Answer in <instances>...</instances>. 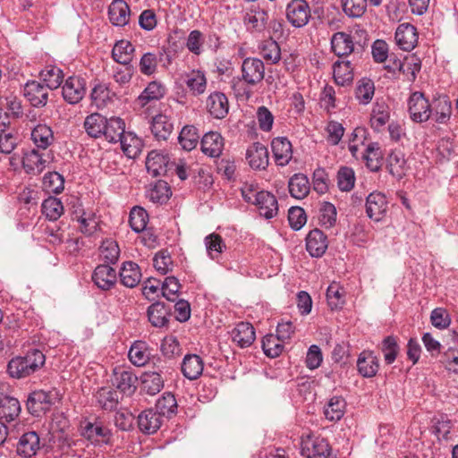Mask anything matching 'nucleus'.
Wrapping results in <instances>:
<instances>
[{
    "label": "nucleus",
    "mask_w": 458,
    "mask_h": 458,
    "mask_svg": "<svg viewBox=\"0 0 458 458\" xmlns=\"http://www.w3.org/2000/svg\"><path fill=\"white\" fill-rule=\"evenodd\" d=\"M395 44L403 51H411L418 44L419 34L414 25L403 22L397 26L394 33Z\"/></svg>",
    "instance_id": "10"
},
{
    "label": "nucleus",
    "mask_w": 458,
    "mask_h": 458,
    "mask_svg": "<svg viewBox=\"0 0 458 458\" xmlns=\"http://www.w3.org/2000/svg\"><path fill=\"white\" fill-rule=\"evenodd\" d=\"M345 407L346 402L343 397L333 396L326 405L324 414L328 420L336 421L344 416Z\"/></svg>",
    "instance_id": "48"
},
{
    "label": "nucleus",
    "mask_w": 458,
    "mask_h": 458,
    "mask_svg": "<svg viewBox=\"0 0 458 458\" xmlns=\"http://www.w3.org/2000/svg\"><path fill=\"white\" fill-rule=\"evenodd\" d=\"M366 214L376 221H382L388 211V201L386 195L380 191H373L366 199Z\"/></svg>",
    "instance_id": "7"
},
{
    "label": "nucleus",
    "mask_w": 458,
    "mask_h": 458,
    "mask_svg": "<svg viewBox=\"0 0 458 458\" xmlns=\"http://www.w3.org/2000/svg\"><path fill=\"white\" fill-rule=\"evenodd\" d=\"M391 117V108L389 105L383 99H377L373 104L370 112L369 124L377 132H381L389 123Z\"/></svg>",
    "instance_id": "12"
},
{
    "label": "nucleus",
    "mask_w": 458,
    "mask_h": 458,
    "mask_svg": "<svg viewBox=\"0 0 458 458\" xmlns=\"http://www.w3.org/2000/svg\"><path fill=\"white\" fill-rule=\"evenodd\" d=\"M171 195V189L167 182L164 181L156 182L148 193V197L154 203H165L169 199Z\"/></svg>",
    "instance_id": "63"
},
{
    "label": "nucleus",
    "mask_w": 458,
    "mask_h": 458,
    "mask_svg": "<svg viewBox=\"0 0 458 458\" xmlns=\"http://www.w3.org/2000/svg\"><path fill=\"white\" fill-rule=\"evenodd\" d=\"M254 204L258 207L260 216L267 219L273 218L278 213L277 199L268 191L256 192Z\"/></svg>",
    "instance_id": "18"
},
{
    "label": "nucleus",
    "mask_w": 458,
    "mask_h": 458,
    "mask_svg": "<svg viewBox=\"0 0 458 458\" xmlns=\"http://www.w3.org/2000/svg\"><path fill=\"white\" fill-rule=\"evenodd\" d=\"M40 76L45 85L51 90L57 89L63 82V71L56 66H47L40 72Z\"/></svg>",
    "instance_id": "56"
},
{
    "label": "nucleus",
    "mask_w": 458,
    "mask_h": 458,
    "mask_svg": "<svg viewBox=\"0 0 458 458\" xmlns=\"http://www.w3.org/2000/svg\"><path fill=\"white\" fill-rule=\"evenodd\" d=\"M30 139L38 149L43 150H46L55 142V136L52 128L42 123L32 128Z\"/></svg>",
    "instance_id": "29"
},
{
    "label": "nucleus",
    "mask_w": 458,
    "mask_h": 458,
    "mask_svg": "<svg viewBox=\"0 0 458 458\" xmlns=\"http://www.w3.org/2000/svg\"><path fill=\"white\" fill-rule=\"evenodd\" d=\"M405 164L404 156L399 150L392 151L387 157V168L396 178H402L404 175Z\"/></svg>",
    "instance_id": "57"
},
{
    "label": "nucleus",
    "mask_w": 458,
    "mask_h": 458,
    "mask_svg": "<svg viewBox=\"0 0 458 458\" xmlns=\"http://www.w3.org/2000/svg\"><path fill=\"white\" fill-rule=\"evenodd\" d=\"M60 399L59 392L53 388L48 391L36 390L32 392L27 400V409L34 416H39L50 409Z\"/></svg>",
    "instance_id": "3"
},
{
    "label": "nucleus",
    "mask_w": 458,
    "mask_h": 458,
    "mask_svg": "<svg viewBox=\"0 0 458 458\" xmlns=\"http://www.w3.org/2000/svg\"><path fill=\"white\" fill-rule=\"evenodd\" d=\"M224 138L217 131H208L201 139L202 152L210 157H218L224 149Z\"/></svg>",
    "instance_id": "25"
},
{
    "label": "nucleus",
    "mask_w": 458,
    "mask_h": 458,
    "mask_svg": "<svg viewBox=\"0 0 458 458\" xmlns=\"http://www.w3.org/2000/svg\"><path fill=\"white\" fill-rule=\"evenodd\" d=\"M198 130L193 125H185L180 131L178 141L184 150L191 151L196 148L199 142Z\"/></svg>",
    "instance_id": "54"
},
{
    "label": "nucleus",
    "mask_w": 458,
    "mask_h": 458,
    "mask_svg": "<svg viewBox=\"0 0 458 458\" xmlns=\"http://www.w3.org/2000/svg\"><path fill=\"white\" fill-rule=\"evenodd\" d=\"M39 149H31L26 153L22 157V166L27 174H39L47 167L48 160L46 155L39 153Z\"/></svg>",
    "instance_id": "20"
},
{
    "label": "nucleus",
    "mask_w": 458,
    "mask_h": 458,
    "mask_svg": "<svg viewBox=\"0 0 458 458\" xmlns=\"http://www.w3.org/2000/svg\"><path fill=\"white\" fill-rule=\"evenodd\" d=\"M82 435L92 443L98 444L106 442L109 436V429L101 423H87L82 429Z\"/></svg>",
    "instance_id": "46"
},
{
    "label": "nucleus",
    "mask_w": 458,
    "mask_h": 458,
    "mask_svg": "<svg viewBox=\"0 0 458 458\" xmlns=\"http://www.w3.org/2000/svg\"><path fill=\"white\" fill-rule=\"evenodd\" d=\"M355 184V173L352 168L342 166L337 172V185L342 191H350Z\"/></svg>",
    "instance_id": "64"
},
{
    "label": "nucleus",
    "mask_w": 458,
    "mask_h": 458,
    "mask_svg": "<svg viewBox=\"0 0 458 458\" xmlns=\"http://www.w3.org/2000/svg\"><path fill=\"white\" fill-rule=\"evenodd\" d=\"M171 62L170 55L165 52H159L158 55L148 52L141 56L139 67L142 74L149 76L156 73L158 63H163V66L167 67Z\"/></svg>",
    "instance_id": "14"
},
{
    "label": "nucleus",
    "mask_w": 458,
    "mask_h": 458,
    "mask_svg": "<svg viewBox=\"0 0 458 458\" xmlns=\"http://www.w3.org/2000/svg\"><path fill=\"white\" fill-rule=\"evenodd\" d=\"M134 51L135 48L130 41L119 40L112 49V57L116 63L127 65L131 62Z\"/></svg>",
    "instance_id": "42"
},
{
    "label": "nucleus",
    "mask_w": 458,
    "mask_h": 458,
    "mask_svg": "<svg viewBox=\"0 0 458 458\" xmlns=\"http://www.w3.org/2000/svg\"><path fill=\"white\" fill-rule=\"evenodd\" d=\"M151 356V350L148 344L144 341H135L130 347L128 358L130 361L137 367L145 366Z\"/></svg>",
    "instance_id": "31"
},
{
    "label": "nucleus",
    "mask_w": 458,
    "mask_h": 458,
    "mask_svg": "<svg viewBox=\"0 0 458 458\" xmlns=\"http://www.w3.org/2000/svg\"><path fill=\"white\" fill-rule=\"evenodd\" d=\"M185 84L194 95L202 94L207 87V80L200 71H192L186 75Z\"/></svg>",
    "instance_id": "59"
},
{
    "label": "nucleus",
    "mask_w": 458,
    "mask_h": 458,
    "mask_svg": "<svg viewBox=\"0 0 458 458\" xmlns=\"http://www.w3.org/2000/svg\"><path fill=\"white\" fill-rule=\"evenodd\" d=\"M333 52L338 56L350 55L354 48L352 37L345 32H336L331 38Z\"/></svg>",
    "instance_id": "40"
},
{
    "label": "nucleus",
    "mask_w": 458,
    "mask_h": 458,
    "mask_svg": "<svg viewBox=\"0 0 458 458\" xmlns=\"http://www.w3.org/2000/svg\"><path fill=\"white\" fill-rule=\"evenodd\" d=\"M49 88L37 81H28L23 88L25 98L35 107L45 106L48 100Z\"/></svg>",
    "instance_id": "11"
},
{
    "label": "nucleus",
    "mask_w": 458,
    "mask_h": 458,
    "mask_svg": "<svg viewBox=\"0 0 458 458\" xmlns=\"http://www.w3.org/2000/svg\"><path fill=\"white\" fill-rule=\"evenodd\" d=\"M268 13L259 5L252 6L247 12L244 17V23L248 29L252 32H262L267 29L268 22Z\"/></svg>",
    "instance_id": "16"
},
{
    "label": "nucleus",
    "mask_w": 458,
    "mask_h": 458,
    "mask_svg": "<svg viewBox=\"0 0 458 458\" xmlns=\"http://www.w3.org/2000/svg\"><path fill=\"white\" fill-rule=\"evenodd\" d=\"M163 419L156 410L147 409L138 416L139 428L145 434H154L160 428Z\"/></svg>",
    "instance_id": "24"
},
{
    "label": "nucleus",
    "mask_w": 458,
    "mask_h": 458,
    "mask_svg": "<svg viewBox=\"0 0 458 458\" xmlns=\"http://www.w3.org/2000/svg\"><path fill=\"white\" fill-rule=\"evenodd\" d=\"M115 97V93L106 83H98L90 92L92 103L98 108H103L111 103Z\"/></svg>",
    "instance_id": "41"
},
{
    "label": "nucleus",
    "mask_w": 458,
    "mask_h": 458,
    "mask_svg": "<svg viewBox=\"0 0 458 458\" xmlns=\"http://www.w3.org/2000/svg\"><path fill=\"white\" fill-rule=\"evenodd\" d=\"M150 130L157 140H167L174 131V123L166 114H158L152 118Z\"/></svg>",
    "instance_id": "27"
},
{
    "label": "nucleus",
    "mask_w": 458,
    "mask_h": 458,
    "mask_svg": "<svg viewBox=\"0 0 458 458\" xmlns=\"http://www.w3.org/2000/svg\"><path fill=\"white\" fill-rule=\"evenodd\" d=\"M327 300L331 310L342 309L345 304V290L339 283H331L327 290Z\"/></svg>",
    "instance_id": "49"
},
{
    "label": "nucleus",
    "mask_w": 458,
    "mask_h": 458,
    "mask_svg": "<svg viewBox=\"0 0 458 458\" xmlns=\"http://www.w3.org/2000/svg\"><path fill=\"white\" fill-rule=\"evenodd\" d=\"M181 369L186 378L194 380L201 376L204 369V362L197 354H186L182 360Z\"/></svg>",
    "instance_id": "30"
},
{
    "label": "nucleus",
    "mask_w": 458,
    "mask_h": 458,
    "mask_svg": "<svg viewBox=\"0 0 458 458\" xmlns=\"http://www.w3.org/2000/svg\"><path fill=\"white\" fill-rule=\"evenodd\" d=\"M265 77V65L262 60L256 57H247L242 61L241 76L232 81V89L237 98L249 99L252 89L262 82Z\"/></svg>",
    "instance_id": "1"
},
{
    "label": "nucleus",
    "mask_w": 458,
    "mask_h": 458,
    "mask_svg": "<svg viewBox=\"0 0 458 458\" xmlns=\"http://www.w3.org/2000/svg\"><path fill=\"white\" fill-rule=\"evenodd\" d=\"M310 17V7L306 0H291L286 6L287 21L294 28L304 27Z\"/></svg>",
    "instance_id": "6"
},
{
    "label": "nucleus",
    "mask_w": 458,
    "mask_h": 458,
    "mask_svg": "<svg viewBox=\"0 0 458 458\" xmlns=\"http://www.w3.org/2000/svg\"><path fill=\"white\" fill-rule=\"evenodd\" d=\"M148 320L153 327H162L167 325L168 311L165 304L156 302L151 304L148 309Z\"/></svg>",
    "instance_id": "51"
},
{
    "label": "nucleus",
    "mask_w": 458,
    "mask_h": 458,
    "mask_svg": "<svg viewBox=\"0 0 458 458\" xmlns=\"http://www.w3.org/2000/svg\"><path fill=\"white\" fill-rule=\"evenodd\" d=\"M42 212L47 219L55 221L64 212L63 203L55 197H49L42 203Z\"/></svg>",
    "instance_id": "60"
},
{
    "label": "nucleus",
    "mask_w": 458,
    "mask_h": 458,
    "mask_svg": "<svg viewBox=\"0 0 458 458\" xmlns=\"http://www.w3.org/2000/svg\"><path fill=\"white\" fill-rule=\"evenodd\" d=\"M284 341L276 335H267L262 340L264 353L271 358L278 357L284 351Z\"/></svg>",
    "instance_id": "58"
},
{
    "label": "nucleus",
    "mask_w": 458,
    "mask_h": 458,
    "mask_svg": "<svg viewBox=\"0 0 458 458\" xmlns=\"http://www.w3.org/2000/svg\"><path fill=\"white\" fill-rule=\"evenodd\" d=\"M75 219L80 224V231L86 235H91L98 229V223L92 211H83L81 215L76 216Z\"/></svg>",
    "instance_id": "62"
},
{
    "label": "nucleus",
    "mask_w": 458,
    "mask_h": 458,
    "mask_svg": "<svg viewBox=\"0 0 458 458\" xmlns=\"http://www.w3.org/2000/svg\"><path fill=\"white\" fill-rule=\"evenodd\" d=\"M333 76L335 83L340 86L352 84L353 68L350 61H336L333 65Z\"/></svg>",
    "instance_id": "37"
},
{
    "label": "nucleus",
    "mask_w": 458,
    "mask_h": 458,
    "mask_svg": "<svg viewBox=\"0 0 458 458\" xmlns=\"http://www.w3.org/2000/svg\"><path fill=\"white\" fill-rule=\"evenodd\" d=\"M273 157L277 165L285 166L293 157V146L286 137H276L271 142Z\"/></svg>",
    "instance_id": "15"
},
{
    "label": "nucleus",
    "mask_w": 458,
    "mask_h": 458,
    "mask_svg": "<svg viewBox=\"0 0 458 458\" xmlns=\"http://www.w3.org/2000/svg\"><path fill=\"white\" fill-rule=\"evenodd\" d=\"M92 281L102 291H109L117 283V274L108 264L98 265L93 274Z\"/></svg>",
    "instance_id": "13"
},
{
    "label": "nucleus",
    "mask_w": 458,
    "mask_h": 458,
    "mask_svg": "<svg viewBox=\"0 0 458 458\" xmlns=\"http://www.w3.org/2000/svg\"><path fill=\"white\" fill-rule=\"evenodd\" d=\"M155 410L163 418H171L177 412V402L174 395L170 393H164L157 401Z\"/></svg>",
    "instance_id": "47"
},
{
    "label": "nucleus",
    "mask_w": 458,
    "mask_h": 458,
    "mask_svg": "<svg viewBox=\"0 0 458 458\" xmlns=\"http://www.w3.org/2000/svg\"><path fill=\"white\" fill-rule=\"evenodd\" d=\"M231 337L239 347H249L256 339L254 327L249 322H240L231 331Z\"/></svg>",
    "instance_id": "23"
},
{
    "label": "nucleus",
    "mask_w": 458,
    "mask_h": 458,
    "mask_svg": "<svg viewBox=\"0 0 458 458\" xmlns=\"http://www.w3.org/2000/svg\"><path fill=\"white\" fill-rule=\"evenodd\" d=\"M110 21L115 26H124L130 20V8L124 0H114L108 8Z\"/></svg>",
    "instance_id": "33"
},
{
    "label": "nucleus",
    "mask_w": 458,
    "mask_h": 458,
    "mask_svg": "<svg viewBox=\"0 0 458 458\" xmlns=\"http://www.w3.org/2000/svg\"><path fill=\"white\" fill-rule=\"evenodd\" d=\"M327 235L319 229L311 230L306 238V250L312 257L323 256L327 249Z\"/></svg>",
    "instance_id": "26"
},
{
    "label": "nucleus",
    "mask_w": 458,
    "mask_h": 458,
    "mask_svg": "<svg viewBox=\"0 0 458 458\" xmlns=\"http://www.w3.org/2000/svg\"><path fill=\"white\" fill-rule=\"evenodd\" d=\"M301 453L306 458H329L331 447L326 438L308 435L301 438Z\"/></svg>",
    "instance_id": "4"
},
{
    "label": "nucleus",
    "mask_w": 458,
    "mask_h": 458,
    "mask_svg": "<svg viewBox=\"0 0 458 458\" xmlns=\"http://www.w3.org/2000/svg\"><path fill=\"white\" fill-rule=\"evenodd\" d=\"M383 153L379 143L370 142L367 145L365 152L362 155V158L366 163V166L371 172H377L382 166L383 163Z\"/></svg>",
    "instance_id": "35"
},
{
    "label": "nucleus",
    "mask_w": 458,
    "mask_h": 458,
    "mask_svg": "<svg viewBox=\"0 0 458 458\" xmlns=\"http://www.w3.org/2000/svg\"><path fill=\"white\" fill-rule=\"evenodd\" d=\"M119 276L122 284L128 288H133L140 284L141 272L135 262L126 261L121 267Z\"/></svg>",
    "instance_id": "32"
},
{
    "label": "nucleus",
    "mask_w": 458,
    "mask_h": 458,
    "mask_svg": "<svg viewBox=\"0 0 458 458\" xmlns=\"http://www.w3.org/2000/svg\"><path fill=\"white\" fill-rule=\"evenodd\" d=\"M206 107L211 116L216 119H223L229 111L227 97L222 92H213L207 98Z\"/></svg>",
    "instance_id": "21"
},
{
    "label": "nucleus",
    "mask_w": 458,
    "mask_h": 458,
    "mask_svg": "<svg viewBox=\"0 0 458 458\" xmlns=\"http://www.w3.org/2000/svg\"><path fill=\"white\" fill-rule=\"evenodd\" d=\"M102 136L109 142H118L125 132V123L120 117H111L105 124Z\"/></svg>",
    "instance_id": "44"
},
{
    "label": "nucleus",
    "mask_w": 458,
    "mask_h": 458,
    "mask_svg": "<svg viewBox=\"0 0 458 458\" xmlns=\"http://www.w3.org/2000/svg\"><path fill=\"white\" fill-rule=\"evenodd\" d=\"M141 389L149 395H155L164 387V379L159 372L145 371L141 377Z\"/></svg>",
    "instance_id": "36"
},
{
    "label": "nucleus",
    "mask_w": 458,
    "mask_h": 458,
    "mask_svg": "<svg viewBox=\"0 0 458 458\" xmlns=\"http://www.w3.org/2000/svg\"><path fill=\"white\" fill-rule=\"evenodd\" d=\"M408 113L414 123H425L430 119V102L420 91L412 92L408 98Z\"/></svg>",
    "instance_id": "5"
},
{
    "label": "nucleus",
    "mask_w": 458,
    "mask_h": 458,
    "mask_svg": "<svg viewBox=\"0 0 458 458\" xmlns=\"http://www.w3.org/2000/svg\"><path fill=\"white\" fill-rule=\"evenodd\" d=\"M430 119L438 124H447L453 113L452 102L448 96L438 95L430 102Z\"/></svg>",
    "instance_id": "8"
},
{
    "label": "nucleus",
    "mask_w": 458,
    "mask_h": 458,
    "mask_svg": "<svg viewBox=\"0 0 458 458\" xmlns=\"http://www.w3.org/2000/svg\"><path fill=\"white\" fill-rule=\"evenodd\" d=\"M107 118L98 113H93L88 115L84 121V129L89 136L98 139L105 132V124Z\"/></svg>",
    "instance_id": "43"
},
{
    "label": "nucleus",
    "mask_w": 458,
    "mask_h": 458,
    "mask_svg": "<svg viewBox=\"0 0 458 458\" xmlns=\"http://www.w3.org/2000/svg\"><path fill=\"white\" fill-rule=\"evenodd\" d=\"M96 398L102 409L113 411L117 407L119 396L114 389L106 386L97 392Z\"/></svg>",
    "instance_id": "50"
},
{
    "label": "nucleus",
    "mask_w": 458,
    "mask_h": 458,
    "mask_svg": "<svg viewBox=\"0 0 458 458\" xmlns=\"http://www.w3.org/2000/svg\"><path fill=\"white\" fill-rule=\"evenodd\" d=\"M86 94V81L79 76L68 77L62 88L64 99L69 104L79 103Z\"/></svg>",
    "instance_id": "9"
},
{
    "label": "nucleus",
    "mask_w": 458,
    "mask_h": 458,
    "mask_svg": "<svg viewBox=\"0 0 458 458\" xmlns=\"http://www.w3.org/2000/svg\"><path fill=\"white\" fill-rule=\"evenodd\" d=\"M289 192L292 197L302 199L308 196L310 191L309 178L303 174H294L288 182Z\"/></svg>",
    "instance_id": "34"
},
{
    "label": "nucleus",
    "mask_w": 458,
    "mask_h": 458,
    "mask_svg": "<svg viewBox=\"0 0 458 458\" xmlns=\"http://www.w3.org/2000/svg\"><path fill=\"white\" fill-rule=\"evenodd\" d=\"M208 256L213 260H218L221 254L226 250V245L221 235L212 233L204 239Z\"/></svg>",
    "instance_id": "45"
},
{
    "label": "nucleus",
    "mask_w": 458,
    "mask_h": 458,
    "mask_svg": "<svg viewBox=\"0 0 458 458\" xmlns=\"http://www.w3.org/2000/svg\"><path fill=\"white\" fill-rule=\"evenodd\" d=\"M165 94V87L157 81L148 84L145 89L138 97L136 102L141 107H144L148 102L158 100Z\"/></svg>",
    "instance_id": "39"
},
{
    "label": "nucleus",
    "mask_w": 458,
    "mask_h": 458,
    "mask_svg": "<svg viewBox=\"0 0 458 458\" xmlns=\"http://www.w3.org/2000/svg\"><path fill=\"white\" fill-rule=\"evenodd\" d=\"M246 158L251 168L264 170L269 162L268 150L263 144L255 142L247 149Z\"/></svg>",
    "instance_id": "19"
},
{
    "label": "nucleus",
    "mask_w": 458,
    "mask_h": 458,
    "mask_svg": "<svg viewBox=\"0 0 458 458\" xmlns=\"http://www.w3.org/2000/svg\"><path fill=\"white\" fill-rule=\"evenodd\" d=\"M168 160L165 156L157 151H150L146 159V168L148 173L153 177L165 174Z\"/></svg>",
    "instance_id": "38"
},
{
    "label": "nucleus",
    "mask_w": 458,
    "mask_h": 458,
    "mask_svg": "<svg viewBox=\"0 0 458 458\" xmlns=\"http://www.w3.org/2000/svg\"><path fill=\"white\" fill-rule=\"evenodd\" d=\"M378 369V359L373 352L365 350L360 353L357 360V369L363 377L376 376Z\"/></svg>",
    "instance_id": "28"
},
{
    "label": "nucleus",
    "mask_w": 458,
    "mask_h": 458,
    "mask_svg": "<svg viewBox=\"0 0 458 458\" xmlns=\"http://www.w3.org/2000/svg\"><path fill=\"white\" fill-rule=\"evenodd\" d=\"M45 362V354L38 349H31L24 356L11 359L7 365V373L13 378H25L38 371Z\"/></svg>",
    "instance_id": "2"
},
{
    "label": "nucleus",
    "mask_w": 458,
    "mask_h": 458,
    "mask_svg": "<svg viewBox=\"0 0 458 458\" xmlns=\"http://www.w3.org/2000/svg\"><path fill=\"white\" fill-rule=\"evenodd\" d=\"M148 221L147 211L140 207H134L130 212L129 223L135 233L144 231Z\"/></svg>",
    "instance_id": "61"
},
{
    "label": "nucleus",
    "mask_w": 458,
    "mask_h": 458,
    "mask_svg": "<svg viewBox=\"0 0 458 458\" xmlns=\"http://www.w3.org/2000/svg\"><path fill=\"white\" fill-rule=\"evenodd\" d=\"M100 257L108 264H115L120 257V248L115 240L107 238L102 241L99 247Z\"/></svg>",
    "instance_id": "53"
},
{
    "label": "nucleus",
    "mask_w": 458,
    "mask_h": 458,
    "mask_svg": "<svg viewBox=\"0 0 458 458\" xmlns=\"http://www.w3.org/2000/svg\"><path fill=\"white\" fill-rule=\"evenodd\" d=\"M123 153L130 158H135L140 152L141 141L131 132H124L119 140Z\"/></svg>",
    "instance_id": "55"
},
{
    "label": "nucleus",
    "mask_w": 458,
    "mask_h": 458,
    "mask_svg": "<svg viewBox=\"0 0 458 458\" xmlns=\"http://www.w3.org/2000/svg\"><path fill=\"white\" fill-rule=\"evenodd\" d=\"M40 448L39 437L35 431L24 433L17 444V454L23 458H31Z\"/></svg>",
    "instance_id": "22"
},
{
    "label": "nucleus",
    "mask_w": 458,
    "mask_h": 458,
    "mask_svg": "<svg viewBox=\"0 0 458 458\" xmlns=\"http://www.w3.org/2000/svg\"><path fill=\"white\" fill-rule=\"evenodd\" d=\"M375 84L369 78L360 79L356 85L355 98L361 105H368L373 98Z\"/></svg>",
    "instance_id": "52"
},
{
    "label": "nucleus",
    "mask_w": 458,
    "mask_h": 458,
    "mask_svg": "<svg viewBox=\"0 0 458 458\" xmlns=\"http://www.w3.org/2000/svg\"><path fill=\"white\" fill-rule=\"evenodd\" d=\"M138 377L129 369L115 368L114 369L113 384L124 394H132L137 386Z\"/></svg>",
    "instance_id": "17"
}]
</instances>
